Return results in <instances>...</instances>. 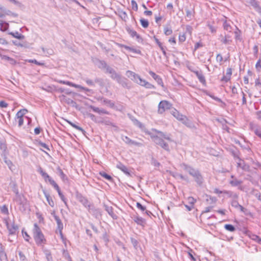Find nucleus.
<instances>
[{"instance_id": "35", "label": "nucleus", "mask_w": 261, "mask_h": 261, "mask_svg": "<svg viewBox=\"0 0 261 261\" xmlns=\"http://www.w3.org/2000/svg\"><path fill=\"white\" fill-rule=\"evenodd\" d=\"M1 212L2 214L8 215L9 214V211L7 206L6 205H4L0 206Z\"/></svg>"}, {"instance_id": "62", "label": "nucleus", "mask_w": 261, "mask_h": 261, "mask_svg": "<svg viewBox=\"0 0 261 261\" xmlns=\"http://www.w3.org/2000/svg\"><path fill=\"white\" fill-rule=\"evenodd\" d=\"M5 162L8 166L9 169L12 170V166H13V164H12V162L10 160H5Z\"/></svg>"}, {"instance_id": "16", "label": "nucleus", "mask_w": 261, "mask_h": 261, "mask_svg": "<svg viewBox=\"0 0 261 261\" xmlns=\"http://www.w3.org/2000/svg\"><path fill=\"white\" fill-rule=\"evenodd\" d=\"M116 167L122 171L124 173L128 176H131L130 173L128 169L123 164L120 162H119L117 165Z\"/></svg>"}, {"instance_id": "19", "label": "nucleus", "mask_w": 261, "mask_h": 261, "mask_svg": "<svg viewBox=\"0 0 261 261\" xmlns=\"http://www.w3.org/2000/svg\"><path fill=\"white\" fill-rule=\"evenodd\" d=\"M195 74H196V76L197 77L200 83H201L203 85H205L206 84L205 77L201 71H199L197 70L196 72H195Z\"/></svg>"}, {"instance_id": "29", "label": "nucleus", "mask_w": 261, "mask_h": 261, "mask_svg": "<svg viewBox=\"0 0 261 261\" xmlns=\"http://www.w3.org/2000/svg\"><path fill=\"white\" fill-rule=\"evenodd\" d=\"M121 46L122 47H123L124 48H125L126 49L130 51H132V52L136 53V54H140L141 53V51L139 49H136L130 47L129 46H127L124 45H121Z\"/></svg>"}, {"instance_id": "8", "label": "nucleus", "mask_w": 261, "mask_h": 261, "mask_svg": "<svg viewBox=\"0 0 261 261\" xmlns=\"http://www.w3.org/2000/svg\"><path fill=\"white\" fill-rule=\"evenodd\" d=\"M122 140L127 145L129 146H135L137 147H143L144 146L143 140L140 141H136L129 138L127 136H122Z\"/></svg>"}, {"instance_id": "34", "label": "nucleus", "mask_w": 261, "mask_h": 261, "mask_svg": "<svg viewBox=\"0 0 261 261\" xmlns=\"http://www.w3.org/2000/svg\"><path fill=\"white\" fill-rule=\"evenodd\" d=\"M172 175L173 177H174L175 178H180L182 180H185L186 181L188 180L187 177L184 176V175H182L181 174L175 173L173 174Z\"/></svg>"}, {"instance_id": "13", "label": "nucleus", "mask_w": 261, "mask_h": 261, "mask_svg": "<svg viewBox=\"0 0 261 261\" xmlns=\"http://www.w3.org/2000/svg\"><path fill=\"white\" fill-rule=\"evenodd\" d=\"M14 200L17 204L22 205V207L23 208L26 202L23 196L20 194H17V195H15Z\"/></svg>"}, {"instance_id": "27", "label": "nucleus", "mask_w": 261, "mask_h": 261, "mask_svg": "<svg viewBox=\"0 0 261 261\" xmlns=\"http://www.w3.org/2000/svg\"><path fill=\"white\" fill-rule=\"evenodd\" d=\"M251 5L257 10H261V7L259 6L258 3L256 0H250V2Z\"/></svg>"}, {"instance_id": "61", "label": "nucleus", "mask_w": 261, "mask_h": 261, "mask_svg": "<svg viewBox=\"0 0 261 261\" xmlns=\"http://www.w3.org/2000/svg\"><path fill=\"white\" fill-rule=\"evenodd\" d=\"M18 254H19L20 259L21 260V261H27L25 256L23 255V254L21 251L18 252Z\"/></svg>"}, {"instance_id": "1", "label": "nucleus", "mask_w": 261, "mask_h": 261, "mask_svg": "<svg viewBox=\"0 0 261 261\" xmlns=\"http://www.w3.org/2000/svg\"><path fill=\"white\" fill-rule=\"evenodd\" d=\"M156 132L158 134V135H153L151 136L152 141L156 144L160 146L162 148L166 151H169L170 149L168 143L165 142L164 139H165L169 142H172V140L170 137L165 134L164 133L155 130Z\"/></svg>"}, {"instance_id": "60", "label": "nucleus", "mask_w": 261, "mask_h": 261, "mask_svg": "<svg viewBox=\"0 0 261 261\" xmlns=\"http://www.w3.org/2000/svg\"><path fill=\"white\" fill-rule=\"evenodd\" d=\"M2 11H4L5 13L4 14L3 13L0 12V18H2L4 17L6 15H9L11 13V11L9 10L6 11L3 9Z\"/></svg>"}, {"instance_id": "22", "label": "nucleus", "mask_w": 261, "mask_h": 261, "mask_svg": "<svg viewBox=\"0 0 261 261\" xmlns=\"http://www.w3.org/2000/svg\"><path fill=\"white\" fill-rule=\"evenodd\" d=\"M134 222L137 224L144 226L145 224V220L142 217L139 216H135L133 218Z\"/></svg>"}, {"instance_id": "23", "label": "nucleus", "mask_w": 261, "mask_h": 261, "mask_svg": "<svg viewBox=\"0 0 261 261\" xmlns=\"http://www.w3.org/2000/svg\"><path fill=\"white\" fill-rule=\"evenodd\" d=\"M252 129H254V133L261 139V130L257 127H256L252 123H250Z\"/></svg>"}, {"instance_id": "54", "label": "nucleus", "mask_w": 261, "mask_h": 261, "mask_svg": "<svg viewBox=\"0 0 261 261\" xmlns=\"http://www.w3.org/2000/svg\"><path fill=\"white\" fill-rule=\"evenodd\" d=\"M223 27L225 30L230 32L231 26L226 21L224 22Z\"/></svg>"}, {"instance_id": "21", "label": "nucleus", "mask_w": 261, "mask_h": 261, "mask_svg": "<svg viewBox=\"0 0 261 261\" xmlns=\"http://www.w3.org/2000/svg\"><path fill=\"white\" fill-rule=\"evenodd\" d=\"M43 194H44L45 197L46 198V200L48 202V204L50 206L54 207L55 205L54 202L52 198L49 195V194L48 193H47L45 190H43Z\"/></svg>"}, {"instance_id": "57", "label": "nucleus", "mask_w": 261, "mask_h": 261, "mask_svg": "<svg viewBox=\"0 0 261 261\" xmlns=\"http://www.w3.org/2000/svg\"><path fill=\"white\" fill-rule=\"evenodd\" d=\"M240 205V204L239 203L238 201H237L236 200H233L231 202L232 206H233L236 208H238L239 207Z\"/></svg>"}, {"instance_id": "45", "label": "nucleus", "mask_w": 261, "mask_h": 261, "mask_svg": "<svg viewBox=\"0 0 261 261\" xmlns=\"http://www.w3.org/2000/svg\"><path fill=\"white\" fill-rule=\"evenodd\" d=\"M42 50L45 54L51 55L54 53V51L51 49H45L44 47H42Z\"/></svg>"}, {"instance_id": "47", "label": "nucleus", "mask_w": 261, "mask_h": 261, "mask_svg": "<svg viewBox=\"0 0 261 261\" xmlns=\"http://www.w3.org/2000/svg\"><path fill=\"white\" fill-rule=\"evenodd\" d=\"M131 5H132V9L134 10H135L136 11L138 10V5L135 0H132Z\"/></svg>"}, {"instance_id": "52", "label": "nucleus", "mask_w": 261, "mask_h": 261, "mask_svg": "<svg viewBox=\"0 0 261 261\" xmlns=\"http://www.w3.org/2000/svg\"><path fill=\"white\" fill-rule=\"evenodd\" d=\"M69 86L75 87V88H79V89H80L81 90L85 89V87H83V86H81L80 85H76V84L72 83L71 82H70V83L69 84Z\"/></svg>"}, {"instance_id": "55", "label": "nucleus", "mask_w": 261, "mask_h": 261, "mask_svg": "<svg viewBox=\"0 0 261 261\" xmlns=\"http://www.w3.org/2000/svg\"><path fill=\"white\" fill-rule=\"evenodd\" d=\"M60 175L63 180H67L66 175L63 173L61 169H59Z\"/></svg>"}, {"instance_id": "10", "label": "nucleus", "mask_w": 261, "mask_h": 261, "mask_svg": "<svg viewBox=\"0 0 261 261\" xmlns=\"http://www.w3.org/2000/svg\"><path fill=\"white\" fill-rule=\"evenodd\" d=\"M76 198L85 207L88 208L89 210H90V207L92 206V205L91 204V203L88 201V200L85 197L83 196L82 194L79 192H76Z\"/></svg>"}, {"instance_id": "11", "label": "nucleus", "mask_w": 261, "mask_h": 261, "mask_svg": "<svg viewBox=\"0 0 261 261\" xmlns=\"http://www.w3.org/2000/svg\"><path fill=\"white\" fill-rule=\"evenodd\" d=\"M126 30L132 37H136V39L138 42H142L143 41L142 38L136 31L128 27L126 28Z\"/></svg>"}, {"instance_id": "12", "label": "nucleus", "mask_w": 261, "mask_h": 261, "mask_svg": "<svg viewBox=\"0 0 261 261\" xmlns=\"http://www.w3.org/2000/svg\"><path fill=\"white\" fill-rule=\"evenodd\" d=\"M126 75L128 77L130 78L132 80L134 81L137 84L141 79L138 74H136L135 72L130 70H127L126 71Z\"/></svg>"}, {"instance_id": "9", "label": "nucleus", "mask_w": 261, "mask_h": 261, "mask_svg": "<svg viewBox=\"0 0 261 261\" xmlns=\"http://www.w3.org/2000/svg\"><path fill=\"white\" fill-rule=\"evenodd\" d=\"M51 215L54 216L55 220H56L57 225H58L57 232L58 231H59V234L61 236V238L63 240V243L64 244H65V245H66V242L64 240L63 235L62 232V230L63 228V223H62L61 220H60V218L56 215V214L54 212L51 213Z\"/></svg>"}, {"instance_id": "14", "label": "nucleus", "mask_w": 261, "mask_h": 261, "mask_svg": "<svg viewBox=\"0 0 261 261\" xmlns=\"http://www.w3.org/2000/svg\"><path fill=\"white\" fill-rule=\"evenodd\" d=\"M237 158L239 159V161L237 162V168H241L244 171H248L249 166L243 160H242L239 157Z\"/></svg>"}, {"instance_id": "50", "label": "nucleus", "mask_w": 261, "mask_h": 261, "mask_svg": "<svg viewBox=\"0 0 261 261\" xmlns=\"http://www.w3.org/2000/svg\"><path fill=\"white\" fill-rule=\"evenodd\" d=\"M94 84L97 83L101 86H103V80L100 78H96L94 80Z\"/></svg>"}, {"instance_id": "3", "label": "nucleus", "mask_w": 261, "mask_h": 261, "mask_svg": "<svg viewBox=\"0 0 261 261\" xmlns=\"http://www.w3.org/2000/svg\"><path fill=\"white\" fill-rule=\"evenodd\" d=\"M106 73L110 74L111 77L116 80L119 84H121L123 87L128 88L126 79L122 77L120 74L117 73L116 71L112 67L109 66L105 70Z\"/></svg>"}, {"instance_id": "31", "label": "nucleus", "mask_w": 261, "mask_h": 261, "mask_svg": "<svg viewBox=\"0 0 261 261\" xmlns=\"http://www.w3.org/2000/svg\"><path fill=\"white\" fill-rule=\"evenodd\" d=\"M186 16L189 19L191 20L193 16L194 11L193 10L186 9Z\"/></svg>"}, {"instance_id": "44", "label": "nucleus", "mask_w": 261, "mask_h": 261, "mask_svg": "<svg viewBox=\"0 0 261 261\" xmlns=\"http://www.w3.org/2000/svg\"><path fill=\"white\" fill-rule=\"evenodd\" d=\"M188 253L189 255L190 259L193 261H196V259L193 255V253H194V252L192 251V249H191L189 247H188Z\"/></svg>"}, {"instance_id": "25", "label": "nucleus", "mask_w": 261, "mask_h": 261, "mask_svg": "<svg viewBox=\"0 0 261 261\" xmlns=\"http://www.w3.org/2000/svg\"><path fill=\"white\" fill-rule=\"evenodd\" d=\"M105 210L108 213V214L113 218H116V216L113 212V208L112 206L105 205Z\"/></svg>"}, {"instance_id": "56", "label": "nucleus", "mask_w": 261, "mask_h": 261, "mask_svg": "<svg viewBox=\"0 0 261 261\" xmlns=\"http://www.w3.org/2000/svg\"><path fill=\"white\" fill-rule=\"evenodd\" d=\"M0 258L1 259L6 258V254L5 252H4L2 247H1V250H0Z\"/></svg>"}, {"instance_id": "7", "label": "nucleus", "mask_w": 261, "mask_h": 261, "mask_svg": "<svg viewBox=\"0 0 261 261\" xmlns=\"http://www.w3.org/2000/svg\"><path fill=\"white\" fill-rule=\"evenodd\" d=\"M172 103L167 100H162L158 105V113L160 114H163L166 110L171 109Z\"/></svg>"}, {"instance_id": "37", "label": "nucleus", "mask_w": 261, "mask_h": 261, "mask_svg": "<svg viewBox=\"0 0 261 261\" xmlns=\"http://www.w3.org/2000/svg\"><path fill=\"white\" fill-rule=\"evenodd\" d=\"M99 68L106 70L107 69V67H109V66L107 64V63L103 61H99Z\"/></svg>"}, {"instance_id": "17", "label": "nucleus", "mask_w": 261, "mask_h": 261, "mask_svg": "<svg viewBox=\"0 0 261 261\" xmlns=\"http://www.w3.org/2000/svg\"><path fill=\"white\" fill-rule=\"evenodd\" d=\"M149 73L159 85L163 86V81L159 75L156 74L154 72L152 71H149Z\"/></svg>"}, {"instance_id": "51", "label": "nucleus", "mask_w": 261, "mask_h": 261, "mask_svg": "<svg viewBox=\"0 0 261 261\" xmlns=\"http://www.w3.org/2000/svg\"><path fill=\"white\" fill-rule=\"evenodd\" d=\"M69 86L75 87V88H79V89H80L81 90L85 89V87H83V86H81L80 85H76V84L72 83L71 82H70V83L69 84Z\"/></svg>"}, {"instance_id": "6", "label": "nucleus", "mask_w": 261, "mask_h": 261, "mask_svg": "<svg viewBox=\"0 0 261 261\" xmlns=\"http://www.w3.org/2000/svg\"><path fill=\"white\" fill-rule=\"evenodd\" d=\"M171 114L176 118L178 120L181 121L185 125L190 126L191 122L187 118V117L180 113L177 110L174 109L171 111Z\"/></svg>"}, {"instance_id": "15", "label": "nucleus", "mask_w": 261, "mask_h": 261, "mask_svg": "<svg viewBox=\"0 0 261 261\" xmlns=\"http://www.w3.org/2000/svg\"><path fill=\"white\" fill-rule=\"evenodd\" d=\"M98 100L101 101L103 104L106 105L111 108L114 107V102L111 100L105 98L103 97H99L98 98Z\"/></svg>"}, {"instance_id": "46", "label": "nucleus", "mask_w": 261, "mask_h": 261, "mask_svg": "<svg viewBox=\"0 0 261 261\" xmlns=\"http://www.w3.org/2000/svg\"><path fill=\"white\" fill-rule=\"evenodd\" d=\"M84 81L87 83V85L91 86H94V81H92L90 79H89L88 78H86L84 79Z\"/></svg>"}, {"instance_id": "49", "label": "nucleus", "mask_w": 261, "mask_h": 261, "mask_svg": "<svg viewBox=\"0 0 261 261\" xmlns=\"http://www.w3.org/2000/svg\"><path fill=\"white\" fill-rule=\"evenodd\" d=\"M186 37L185 33L180 34L179 35V41L180 42H183L186 40Z\"/></svg>"}, {"instance_id": "53", "label": "nucleus", "mask_w": 261, "mask_h": 261, "mask_svg": "<svg viewBox=\"0 0 261 261\" xmlns=\"http://www.w3.org/2000/svg\"><path fill=\"white\" fill-rule=\"evenodd\" d=\"M69 86L75 87V88H79V89H80L81 90L85 89V87H83V86H81L80 85H76V84L72 83L71 82H70V83L69 84Z\"/></svg>"}, {"instance_id": "24", "label": "nucleus", "mask_w": 261, "mask_h": 261, "mask_svg": "<svg viewBox=\"0 0 261 261\" xmlns=\"http://www.w3.org/2000/svg\"><path fill=\"white\" fill-rule=\"evenodd\" d=\"M136 206L137 208L140 209L142 212H145V214H146V215L148 216H149L150 214H151V213L150 211L146 210V207L143 206L140 203L137 202Z\"/></svg>"}, {"instance_id": "33", "label": "nucleus", "mask_w": 261, "mask_h": 261, "mask_svg": "<svg viewBox=\"0 0 261 261\" xmlns=\"http://www.w3.org/2000/svg\"><path fill=\"white\" fill-rule=\"evenodd\" d=\"M9 34L11 35L14 38L19 39H22L24 38V36L19 34L18 32H16L15 33H10Z\"/></svg>"}, {"instance_id": "42", "label": "nucleus", "mask_w": 261, "mask_h": 261, "mask_svg": "<svg viewBox=\"0 0 261 261\" xmlns=\"http://www.w3.org/2000/svg\"><path fill=\"white\" fill-rule=\"evenodd\" d=\"M164 34L166 36L170 35L172 33V30L171 29L168 27H165L164 29Z\"/></svg>"}, {"instance_id": "38", "label": "nucleus", "mask_w": 261, "mask_h": 261, "mask_svg": "<svg viewBox=\"0 0 261 261\" xmlns=\"http://www.w3.org/2000/svg\"><path fill=\"white\" fill-rule=\"evenodd\" d=\"M224 228L228 231L233 232L235 230L234 227L231 224H225Z\"/></svg>"}, {"instance_id": "5", "label": "nucleus", "mask_w": 261, "mask_h": 261, "mask_svg": "<svg viewBox=\"0 0 261 261\" xmlns=\"http://www.w3.org/2000/svg\"><path fill=\"white\" fill-rule=\"evenodd\" d=\"M27 112V110L22 109L17 113L15 117V120L18 121L19 127H21L23 125L24 118H25L27 120L28 124H29L31 123V119L30 118L28 117H24V115L26 114Z\"/></svg>"}, {"instance_id": "20", "label": "nucleus", "mask_w": 261, "mask_h": 261, "mask_svg": "<svg viewBox=\"0 0 261 261\" xmlns=\"http://www.w3.org/2000/svg\"><path fill=\"white\" fill-rule=\"evenodd\" d=\"M89 108L91 109H92L94 112L97 113L99 114H109V112L107 111H106L103 109H100L98 108L95 107L92 105L90 106Z\"/></svg>"}, {"instance_id": "36", "label": "nucleus", "mask_w": 261, "mask_h": 261, "mask_svg": "<svg viewBox=\"0 0 261 261\" xmlns=\"http://www.w3.org/2000/svg\"><path fill=\"white\" fill-rule=\"evenodd\" d=\"M140 22L143 28H147L148 27L149 22L147 19L141 18L140 19Z\"/></svg>"}, {"instance_id": "58", "label": "nucleus", "mask_w": 261, "mask_h": 261, "mask_svg": "<svg viewBox=\"0 0 261 261\" xmlns=\"http://www.w3.org/2000/svg\"><path fill=\"white\" fill-rule=\"evenodd\" d=\"M188 200L189 204L193 206L194 204L196 202V199L192 197H190Z\"/></svg>"}, {"instance_id": "48", "label": "nucleus", "mask_w": 261, "mask_h": 261, "mask_svg": "<svg viewBox=\"0 0 261 261\" xmlns=\"http://www.w3.org/2000/svg\"><path fill=\"white\" fill-rule=\"evenodd\" d=\"M132 120L133 121V122H134V124L135 125L139 126L140 128L142 127V123L139 121H138L137 119L133 118V119H132Z\"/></svg>"}, {"instance_id": "2", "label": "nucleus", "mask_w": 261, "mask_h": 261, "mask_svg": "<svg viewBox=\"0 0 261 261\" xmlns=\"http://www.w3.org/2000/svg\"><path fill=\"white\" fill-rule=\"evenodd\" d=\"M180 166L194 178L195 181L198 185L201 186L202 184L203 178L201 173L198 169L194 168L185 163L180 164Z\"/></svg>"}, {"instance_id": "28", "label": "nucleus", "mask_w": 261, "mask_h": 261, "mask_svg": "<svg viewBox=\"0 0 261 261\" xmlns=\"http://www.w3.org/2000/svg\"><path fill=\"white\" fill-rule=\"evenodd\" d=\"M68 122L71 126L77 129L78 130L81 132L83 134H85L86 133V132L81 127L77 125L71 121H68Z\"/></svg>"}, {"instance_id": "4", "label": "nucleus", "mask_w": 261, "mask_h": 261, "mask_svg": "<svg viewBox=\"0 0 261 261\" xmlns=\"http://www.w3.org/2000/svg\"><path fill=\"white\" fill-rule=\"evenodd\" d=\"M34 239L37 244H45L46 240L40 227L37 223L34 224L33 229Z\"/></svg>"}, {"instance_id": "40", "label": "nucleus", "mask_w": 261, "mask_h": 261, "mask_svg": "<svg viewBox=\"0 0 261 261\" xmlns=\"http://www.w3.org/2000/svg\"><path fill=\"white\" fill-rule=\"evenodd\" d=\"M26 61L28 62L29 63H34V64H36L37 65H40V66H43V65H44V63L39 62H38L35 59H34V60H32V59L27 60Z\"/></svg>"}, {"instance_id": "39", "label": "nucleus", "mask_w": 261, "mask_h": 261, "mask_svg": "<svg viewBox=\"0 0 261 261\" xmlns=\"http://www.w3.org/2000/svg\"><path fill=\"white\" fill-rule=\"evenodd\" d=\"M56 190L57 191L58 194H59L60 197L61 198V199H62V200L64 202V203L66 205H67V202L66 201V198H65L63 194L62 193L60 188L58 189V190Z\"/></svg>"}, {"instance_id": "41", "label": "nucleus", "mask_w": 261, "mask_h": 261, "mask_svg": "<svg viewBox=\"0 0 261 261\" xmlns=\"http://www.w3.org/2000/svg\"><path fill=\"white\" fill-rule=\"evenodd\" d=\"M100 175L109 180H112V177L105 172H100Z\"/></svg>"}, {"instance_id": "59", "label": "nucleus", "mask_w": 261, "mask_h": 261, "mask_svg": "<svg viewBox=\"0 0 261 261\" xmlns=\"http://www.w3.org/2000/svg\"><path fill=\"white\" fill-rule=\"evenodd\" d=\"M22 236H23V238H24V239L26 241H29V239H30V237L28 235V233L27 232H25V231H24V230H22Z\"/></svg>"}, {"instance_id": "64", "label": "nucleus", "mask_w": 261, "mask_h": 261, "mask_svg": "<svg viewBox=\"0 0 261 261\" xmlns=\"http://www.w3.org/2000/svg\"><path fill=\"white\" fill-rule=\"evenodd\" d=\"M255 85L256 87H258L259 88H261V83L260 82L259 79L255 80Z\"/></svg>"}, {"instance_id": "18", "label": "nucleus", "mask_w": 261, "mask_h": 261, "mask_svg": "<svg viewBox=\"0 0 261 261\" xmlns=\"http://www.w3.org/2000/svg\"><path fill=\"white\" fill-rule=\"evenodd\" d=\"M138 84L148 89L155 88L154 85H152L151 84L148 83V82L146 81L145 80L142 79H140V81L138 82Z\"/></svg>"}, {"instance_id": "30", "label": "nucleus", "mask_w": 261, "mask_h": 261, "mask_svg": "<svg viewBox=\"0 0 261 261\" xmlns=\"http://www.w3.org/2000/svg\"><path fill=\"white\" fill-rule=\"evenodd\" d=\"M250 238L251 240L254 241L255 242L261 245V238L255 234H251L250 236Z\"/></svg>"}, {"instance_id": "43", "label": "nucleus", "mask_w": 261, "mask_h": 261, "mask_svg": "<svg viewBox=\"0 0 261 261\" xmlns=\"http://www.w3.org/2000/svg\"><path fill=\"white\" fill-rule=\"evenodd\" d=\"M48 181L50 183V184L56 190H58L59 187L51 178L50 179H49Z\"/></svg>"}, {"instance_id": "26", "label": "nucleus", "mask_w": 261, "mask_h": 261, "mask_svg": "<svg viewBox=\"0 0 261 261\" xmlns=\"http://www.w3.org/2000/svg\"><path fill=\"white\" fill-rule=\"evenodd\" d=\"M229 183L232 186L236 187L240 185L242 183V181L234 178L230 180Z\"/></svg>"}, {"instance_id": "63", "label": "nucleus", "mask_w": 261, "mask_h": 261, "mask_svg": "<svg viewBox=\"0 0 261 261\" xmlns=\"http://www.w3.org/2000/svg\"><path fill=\"white\" fill-rule=\"evenodd\" d=\"M42 176L44 179L45 181H47V180H49V179H50L51 177L48 175V174L45 172L43 175H42Z\"/></svg>"}, {"instance_id": "32", "label": "nucleus", "mask_w": 261, "mask_h": 261, "mask_svg": "<svg viewBox=\"0 0 261 261\" xmlns=\"http://www.w3.org/2000/svg\"><path fill=\"white\" fill-rule=\"evenodd\" d=\"M2 59L9 61L10 63L12 65H14L16 63V62L14 59L7 56H3L2 57Z\"/></svg>"}]
</instances>
